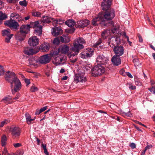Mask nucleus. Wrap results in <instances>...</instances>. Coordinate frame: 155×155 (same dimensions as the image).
Returning a JSON list of instances; mask_svg holds the SVG:
<instances>
[{
  "label": "nucleus",
  "instance_id": "63",
  "mask_svg": "<svg viewBox=\"0 0 155 155\" xmlns=\"http://www.w3.org/2000/svg\"><path fill=\"white\" fill-rule=\"evenodd\" d=\"M68 77L67 76H65L61 78V80H66L68 78Z\"/></svg>",
  "mask_w": 155,
  "mask_h": 155
},
{
  "label": "nucleus",
  "instance_id": "38",
  "mask_svg": "<svg viewBox=\"0 0 155 155\" xmlns=\"http://www.w3.org/2000/svg\"><path fill=\"white\" fill-rule=\"evenodd\" d=\"M32 15L35 17H40L41 16V14L40 12L35 11H34L32 12Z\"/></svg>",
  "mask_w": 155,
  "mask_h": 155
},
{
  "label": "nucleus",
  "instance_id": "47",
  "mask_svg": "<svg viewBox=\"0 0 155 155\" xmlns=\"http://www.w3.org/2000/svg\"><path fill=\"white\" fill-rule=\"evenodd\" d=\"M75 30V28L74 27L68 28V34L73 33Z\"/></svg>",
  "mask_w": 155,
  "mask_h": 155
},
{
  "label": "nucleus",
  "instance_id": "52",
  "mask_svg": "<svg viewBox=\"0 0 155 155\" xmlns=\"http://www.w3.org/2000/svg\"><path fill=\"white\" fill-rule=\"evenodd\" d=\"M4 71L3 67L2 66H0V76L3 75Z\"/></svg>",
  "mask_w": 155,
  "mask_h": 155
},
{
  "label": "nucleus",
  "instance_id": "64",
  "mask_svg": "<svg viewBox=\"0 0 155 155\" xmlns=\"http://www.w3.org/2000/svg\"><path fill=\"white\" fill-rule=\"evenodd\" d=\"M65 72V70L64 69H61L60 71V73H63Z\"/></svg>",
  "mask_w": 155,
  "mask_h": 155
},
{
  "label": "nucleus",
  "instance_id": "27",
  "mask_svg": "<svg viewBox=\"0 0 155 155\" xmlns=\"http://www.w3.org/2000/svg\"><path fill=\"white\" fill-rule=\"evenodd\" d=\"M111 33L110 30V29H107L106 31H104L101 34V36L103 39L106 38L107 37L111 35Z\"/></svg>",
  "mask_w": 155,
  "mask_h": 155
},
{
  "label": "nucleus",
  "instance_id": "14",
  "mask_svg": "<svg viewBox=\"0 0 155 155\" xmlns=\"http://www.w3.org/2000/svg\"><path fill=\"white\" fill-rule=\"evenodd\" d=\"M114 51L116 55L120 56L124 53V49L122 46H117L114 48Z\"/></svg>",
  "mask_w": 155,
  "mask_h": 155
},
{
  "label": "nucleus",
  "instance_id": "22",
  "mask_svg": "<svg viewBox=\"0 0 155 155\" xmlns=\"http://www.w3.org/2000/svg\"><path fill=\"white\" fill-rule=\"evenodd\" d=\"M10 18L11 19H18V22L24 20L23 18L21 17L18 14L16 13H13L11 15Z\"/></svg>",
  "mask_w": 155,
  "mask_h": 155
},
{
  "label": "nucleus",
  "instance_id": "9",
  "mask_svg": "<svg viewBox=\"0 0 155 155\" xmlns=\"http://www.w3.org/2000/svg\"><path fill=\"white\" fill-rule=\"evenodd\" d=\"M21 83L19 80H16L13 82L12 87H11V91L13 94H14L15 93L19 91L21 88Z\"/></svg>",
  "mask_w": 155,
  "mask_h": 155
},
{
  "label": "nucleus",
  "instance_id": "16",
  "mask_svg": "<svg viewBox=\"0 0 155 155\" xmlns=\"http://www.w3.org/2000/svg\"><path fill=\"white\" fill-rule=\"evenodd\" d=\"M30 27L29 25H21L20 28V31L26 35L30 31Z\"/></svg>",
  "mask_w": 155,
  "mask_h": 155
},
{
  "label": "nucleus",
  "instance_id": "59",
  "mask_svg": "<svg viewBox=\"0 0 155 155\" xmlns=\"http://www.w3.org/2000/svg\"><path fill=\"white\" fill-rule=\"evenodd\" d=\"M126 75L127 76L129 77L130 78H133L132 75L129 72H126V74H125V76Z\"/></svg>",
  "mask_w": 155,
  "mask_h": 155
},
{
  "label": "nucleus",
  "instance_id": "2",
  "mask_svg": "<svg viewBox=\"0 0 155 155\" xmlns=\"http://www.w3.org/2000/svg\"><path fill=\"white\" fill-rule=\"evenodd\" d=\"M85 43V41L82 38H79L75 40L74 46L70 49L71 51L74 52V53L70 54L68 52V58H69L71 62L74 63L76 61L77 59L74 58V56L79 53L80 49L84 48L82 44Z\"/></svg>",
  "mask_w": 155,
  "mask_h": 155
},
{
  "label": "nucleus",
  "instance_id": "58",
  "mask_svg": "<svg viewBox=\"0 0 155 155\" xmlns=\"http://www.w3.org/2000/svg\"><path fill=\"white\" fill-rule=\"evenodd\" d=\"M129 88L131 90H134L136 89V87L134 85H133L132 84H130L129 85Z\"/></svg>",
  "mask_w": 155,
  "mask_h": 155
},
{
  "label": "nucleus",
  "instance_id": "56",
  "mask_svg": "<svg viewBox=\"0 0 155 155\" xmlns=\"http://www.w3.org/2000/svg\"><path fill=\"white\" fill-rule=\"evenodd\" d=\"M20 96V94L18 93L17 94L15 97L13 99V100H17L18 99Z\"/></svg>",
  "mask_w": 155,
  "mask_h": 155
},
{
  "label": "nucleus",
  "instance_id": "46",
  "mask_svg": "<svg viewBox=\"0 0 155 155\" xmlns=\"http://www.w3.org/2000/svg\"><path fill=\"white\" fill-rule=\"evenodd\" d=\"M13 36V35H10L9 36H6V37L5 38V42L7 43L9 42Z\"/></svg>",
  "mask_w": 155,
  "mask_h": 155
},
{
  "label": "nucleus",
  "instance_id": "61",
  "mask_svg": "<svg viewBox=\"0 0 155 155\" xmlns=\"http://www.w3.org/2000/svg\"><path fill=\"white\" fill-rule=\"evenodd\" d=\"M4 6V4L2 2H0V9L2 8Z\"/></svg>",
  "mask_w": 155,
  "mask_h": 155
},
{
  "label": "nucleus",
  "instance_id": "51",
  "mask_svg": "<svg viewBox=\"0 0 155 155\" xmlns=\"http://www.w3.org/2000/svg\"><path fill=\"white\" fill-rule=\"evenodd\" d=\"M8 154H9L8 152L7 149L5 147L2 151V155H7Z\"/></svg>",
  "mask_w": 155,
  "mask_h": 155
},
{
  "label": "nucleus",
  "instance_id": "50",
  "mask_svg": "<svg viewBox=\"0 0 155 155\" xmlns=\"http://www.w3.org/2000/svg\"><path fill=\"white\" fill-rule=\"evenodd\" d=\"M134 64L137 66H139L140 64L139 62V60L137 59H134L133 61Z\"/></svg>",
  "mask_w": 155,
  "mask_h": 155
},
{
  "label": "nucleus",
  "instance_id": "28",
  "mask_svg": "<svg viewBox=\"0 0 155 155\" xmlns=\"http://www.w3.org/2000/svg\"><path fill=\"white\" fill-rule=\"evenodd\" d=\"M2 34L3 36L5 37L13 35V34H11V30L9 29L2 31Z\"/></svg>",
  "mask_w": 155,
  "mask_h": 155
},
{
  "label": "nucleus",
  "instance_id": "21",
  "mask_svg": "<svg viewBox=\"0 0 155 155\" xmlns=\"http://www.w3.org/2000/svg\"><path fill=\"white\" fill-rule=\"evenodd\" d=\"M24 52L25 54L28 55H33L37 53L33 49L29 47L25 48Z\"/></svg>",
  "mask_w": 155,
  "mask_h": 155
},
{
  "label": "nucleus",
  "instance_id": "49",
  "mask_svg": "<svg viewBox=\"0 0 155 155\" xmlns=\"http://www.w3.org/2000/svg\"><path fill=\"white\" fill-rule=\"evenodd\" d=\"M42 147L44 150V153L46 155H49V153L47 150L46 146H42Z\"/></svg>",
  "mask_w": 155,
  "mask_h": 155
},
{
  "label": "nucleus",
  "instance_id": "30",
  "mask_svg": "<svg viewBox=\"0 0 155 155\" xmlns=\"http://www.w3.org/2000/svg\"><path fill=\"white\" fill-rule=\"evenodd\" d=\"M54 63L57 65H58L61 64L62 61L63 59L59 57H55L54 59Z\"/></svg>",
  "mask_w": 155,
  "mask_h": 155
},
{
  "label": "nucleus",
  "instance_id": "60",
  "mask_svg": "<svg viewBox=\"0 0 155 155\" xmlns=\"http://www.w3.org/2000/svg\"><path fill=\"white\" fill-rule=\"evenodd\" d=\"M138 37L139 38V41L140 42H142L143 40L141 36L140 35H139L138 36Z\"/></svg>",
  "mask_w": 155,
  "mask_h": 155
},
{
  "label": "nucleus",
  "instance_id": "45",
  "mask_svg": "<svg viewBox=\"0 0 155 155\" xmlns=\"http://www.w3.org/2000/svg\"><path fill=\"white\" fill-rule=\"evenodd\" d=\"M19 4L22 6L25 7L27 6V3L25 0H24L22 1H20L19 2Z\"/></svg>",
  "mask_w": 155,
  "mask_h": 155
},
{
  "label": "nucleus",
  "instance_id": "41",
  "mask_svg": "<svg viewBox=\"0 0 155 155\" xmlns=\"http://www.w3.org/2000/svg\"><path fill=\"white\" fill-rule=\"evenodd\" d=\"M6 137L5 135H3L2 138V145H5L6 143Z\"/></svg>",
  "mask_w": 155,
  "mask_h": 155
},
{
  "label": "nucleus",
  "instance_id": "31",
  "mask_svg": "<svg viewBox=\"0 0 155 155\" xmlns=\"http://www.w3.org/2000/svg\"><path fill=\"white\" fill-rule=\"evenodd\" d=\"M47 108V107L45 106L40 109L39 110L38 109H36L35 113V115H39L41 113L45 111Z\"/></svg>",
  "mask_w": 155,
  "mask_h": 155
},
{
  "label": "nucleus",
  "instance_id": "23",
  "mask_svg": "<svg viewBox=\"0 0 155 155\" xmlns=\"http://www.w3.org/2000/svg\"><path fill=\"white\" fill-rule=\"evenodd\" d=\"M50 45L48 43L44 42L41 46V49L42 52H47L49 50Z\"/></svg>",
  "mask_w": 155,
  "mask_h": 155
},
{
  "label": "nucleus",
  "instance_id": "19",
  "mask_svg": "<svg viewBox=\"0 0 155 155\" xmlns=\"http://www.w3.org/2000/svg\"><path fill=\"white\" fill-rule=\"evenodd\" d=\"M51 33L53 36H57L62 33V30L59 28H52Z\"/></svg>",
  "mask_w": 155,
  "mask_h": 155
},
{
  "label": "nucleus",
  "instance_id": "43",
  "mask_svg": "<svg viewBox=\"0 0 155 155\" xmlns=\"http://www.w3.org/2000/svg\"><path fill=\"white\" fill-rule=\"evenodd\" d=\"M53 23H54L55 22V23L56 24L62 25L64 23V22L63 21L61 20V19H59L55 20H54L53 21Z\"/></svg>",
  "mask_w": 155,
  "mask_h": 155
},
{
  "label": "nucleus",
  "instance_id": "15",
  "mask_svg": "<svg viewBox=\"0 0 155 155\" xmlns=\"http://www.w3.org/2000/svg\"><path fill=\"white\" fill-rule=\"evenodd\" d=\"M28 43L31 46H36L38 44L39 40L36 36L32 37L29 38Z\"/></svg>",
  "mask_w": 155,
  "mask_h": 155
},
{
  "label": "nucleus",
  "instance_id": "13",
  "mask_svg": "<svg viewBox=\"0 0 155 155\" xmlns=\"http://www.w3.org/2000/svg\"><path fill=\"white\" fill-rule=\"evenodd\" d=\"M10 131L13 138L18 137L20 134L19 128L17 127H12L11 128Z\"/></svg>",
  "mask_w": 155,
  "mask_h": 155
},
{
  "label": "nucleus",
  "instance_id": "34",
  "mask_svg": "<svg viewBox=\"0 0 155 155\" xmlns=\"http://www.w3.org/2000/svg\"><path fill=\"white\" fill-rule=\"evenodd\" d=\"M67 37L64 35H63L62 36L59 37V40H60L61 42L63 43H66L67 42Z\"/></svg>",
  "mask_w": 155,
  "mask_h": 155
},
{
  "label": "nucleus",
  "instance_id": "62",
  "mask_svg": "<svg viewBox=\"0 0 155 155\" xmlns=\"http://www.w3.org/2000/svg\"><path fill=\"white\" fill-rule=\"evenodd\" d=\"M135 84L137 85H141V83L138 81H135Z\"/></svg>",
  "mask_w": 155,
  "mask_h": 155
},
{
  "label": "nucleus",
  "instance_id": "17",
  "mask_svg": "<svg viewBox=\"0 0 155 155\" xmlns=\"http://www.w3.org/2000/svg\"><path fill=\"white\" fill-rule=\"evenodd\" d=\"M26 36V35H25L21 32L20 31L19 32H18L15 35L16 39L19 41H23Z\"/></svg>",
  "mask_w": 155,
  "mask_h": 155
},
{
  "label": "nucleus",
  "instance_id": "6",
  "mask_svg": "<svg viewBox=\"0 0 155 155\" xmlns=\"http://www.w3.org/2000/svg\"><path fill=\"white\" fill-rule=\"evenodd\" d=\"M38 22L36 21L34 22H31L30 25H29L30 28H34L36 27L35 32L36 33V35L40 36L42 34V26L41 25L38 26Z\"/></svg>",
  "mask_w": 155,
  "mask_h": 155
},
{
  "label": "nucleus",
  "instance_id": "54",
  "mask_svg": "<svg viewBox=\"0 0 155 155\" xmlns=\"http://www.w3.org/2000/svg\"><path fill=\"white\" fill-rule=\"evenodd\" d=\"M102 42V41L101 39L99 40L94 44V46L95 47H97Z\"/></svg>",
  "mask_w": 155,
  "mask_h": 155
},
{
  "label": "nucleus",
  "instance_id": "11",
  "mask_svg": "<svg viewBox=\"0 0 155 155\" xmlns=\"http://www.w3.org/2000/svg\"><path fill=\"white\" fill-rule=\"evenodd\" d=\"M109 60L108 58L103 55H99L96 59L97 64L104 65L106 64Z\"/></svg>",
  "mask_w": 155,
  "mask_h": 155
},
{
  "label": "nucleus",
  "instance_id": "25",
  "mask_svg": "<svg viewBox=\"0 0 155 155\" xmlns=\"http://www.w3.org/2000/svg\"><path fill=\"white\" fill-rule=\"evenodd\" d=\"M41 20L43 23H48L51 22V21H53L54 20L53 18L49 17L48 16H43Z\"/></svg>",
  "mask_w": 155,
  "mask_h": 155
},
{
  "label": "nucleus",
  "instance_id": "20",
  "mask_svg": "<svg viewBox=\"0 0 155 155\" xmlns=\"http://www.w3.org/2000/svg\"><path fill=\"white\" fill-rule=\"evenodd\" d=\"M26 123L28 125L32 124L33 121L35 120V117L34 118H31V116L28 112H26L25 114Z\"/></svg>",
  "mask_w": 155,
  "mask_h": 155
},
{
  "label": "nucleus",
  "instance_id": "3",
  "mask_svg": "<svg viewBox=\"0 0 155 155\" xmlns=\"http://www.w3.org/2000/svg\"><path fill=\"white\" fill-rule=\"evenodd\" d=\"M105 71L104 68L99 64L95 66L91 70L92 75L94 77L101 75Z\"/></svg>",
  "mask_w": 155,
  "mask_h": 155
},
{
  "label": "nucleus",
  "instance_id": "8",
  "mask_svg": "<svg viewBox=\"0 0 155 155\" xmlns=\"http://www.w3.org/2000/svg\"><path fill=\"white\" fill-rule=\"evenodd\" d=\"M94 53L93 49L87 48L81 54V57L83 59H86L92 57Z\"/></svg>",
  "mask_w": 155,
  "mask_h": 155
},
{
  "label": "nucleus",
  "instance_id": "53",
  "mask_svg": "<svg viewBox=\"0 0 155 155\" xmlns=\"http://www.w3.org/2000/svg\"><path fill=\"white\" fill-rule=\"evenodd\" d=\"M120 73L123 76H125V74H126V72H125L124 70L123 69H121L120 71Z\"/></svg>",
  "mask_w": 155,
  "mask_h": 155
},
{
  "label": "nucleus",
  "instance_id": "40",
  "mask_svg": "<svg viewBox=\"0 0 155 155\" xmlns=\"http://www.w3.org/2000/svg\"><path fill=\"white\" fill-rule=\"evenodd\" d=\"M9 122L8 120H5L4 121L0 122V127H3L5 124H7Z\"/></svg>",
  "mask_w": 155,
  "mask_h": 155
},
{
  "label": "nucleus",
  "instance_id": "48",
  "mask_svg": "<svg viewBox=\"0 0 155 155\" xmlns=\"http://www.w3.org/2000/svg\"><path fill=\"white\" fill-rule=\"evenodd\" d=\"M152 147V146H146L144 150L142 152L141 155H144L145 154L146 150L147 149L151 148Z\"/></svg>",
  "mask_w": 155,
  "mask_h": 155
},
{
  "label": "nucleus",
  "instance_id": "35",
  "mask_svg": "<svg viewBox=\"0 0 155 155\" xmlns=\"http://www.w3.org/2000/svg\"><path fill=\"white\" fill-rule=\"evenodd\" d=\"M75 22L73 20H68V27H73L75 25Z\"/></svg>",
  "mask_w": 155,
  "mask_h": 155
},
{
  "label": "nucleus",
  "instance_id": "18",
  "mask_svg": "<svg viewBox=\"0 0 155 155\" xmlns=\"http://www.w3.org/2000/svg\"><path fill=\"white\" fill-rule=\"evenodd\" d=\"M111 61L113 64L116 66L120 65L121 63L120 57L116 55H114L112 57Z\"/></svg>",
  "mask_w": 155,
  "mask_h": 155
},
{
  "label": "nucleus",
  "instance_id": "10",
  "mask_svg": "<svg viewBox=\"0 0 155 155\" xmlns=\"http://www.w3.org/2000/svg\"><path fill=\"white\" fill-rule=\"evenodd\" d=\"M51 58L48 54L43 55L40 57L38 59L39 63L41 64H45L49 62Z\"/></svg>",
  "mask_w": 155,
  "mask_h": 155
},
{
  "label": "nucleus",
  "instance_id": "24",
  "mask_svg": "<svg viewBox=\"0 0 155 155\" xmlns=\"http://www.w3.org/2000/svg\"><path fill=\"white\" fill-rule=\"evenodd\" d=\"M12 98L11 96L7 95L4 97V98L2 99L1 101L3 102L6 104H8L12 103Z\"/></svg>",
  "mask_w": 155,
  "mask_h": 155
},
{
  "label": "nucleus",
  "instance_id": "5",
  "mask_svg": "<svg viewBox=\"0 0 155 155\" xmlns=\"http://www.w3.org/2000/svg\"><path fill=\"white\" fill-rule=\"evenodd\" d=\"M4 24L5 26L15 30L18 29L19 27V24L14 19H11L9 20L5 21L4 22Z\"/></svg>",
  "mask_w": 155,
  "mask_h": 155
},
{
  "label": "nucleus",
  "instance_id": "55",
  "mask_svg": "<svg viewBox=\"0 0 155 155\" xmlns=\"http://www.w3.org/2000/svg\"><path fill=\"white\" fill-rule=\"evenodd\" d=\"M91 65L90 64H87L85 65L84 66V68H85L87 70H89L91 68Z\"/></svg>",
  "mask_w": 155,
  "mask_h": 155
},
{
  "label": "nucleus",
  "instance_id": "44",
  "mask_svg": "<svg viewBox=\"0 0 155 155\" xmlns=\"http://www.w3.org/2000/svg\"><path fill=\"white\" fill-rule=\"evenodd\" d=\"M38 88L35 85H33L30 88V91L31 92H35L38 91Z\"/></svg>",
  "mask_w": 155,
  "mask_h": 155
},
{
  "label": "nucleus",
  "instance_id": "37",
  "mask_svg": "<svg viewBox=\"0 0 155 155\" xmlns=\"http://www.w3.org/2000/svg\"><path fill=\"white\" fill-rule=\"evenodd\" d=\"M119 28V27L118 26L115 27L114 28L110 30L111 33L113 34L117 33Z\"/></svg>",
  "mask_w": 155,
  "mask_h": 155
},
{
  "label": "nucleus",
  "instance_id": "12",
  "mask_svg": "<svg viewBox=\"0 0 155 155\" xmlns=\"http://www.w3.org/2000/svg\"><path fill=\"white\" fill-rule=\"evenodd\" d=\"M119 39V38L117 37H111L108 40V45L110 47L114 48L118 44L119 42L118 41V40Z\"/></svg>",
  "mask_w": 155,
  "mask_h": 155
},
{
  "label": "nucleus",
  "instance_id": "33",
  "mask_svg": "<svg viewBox=\"0 0 155 155\" xmlns=\"http://www.w3.org/2000/svg\"><path fill=\"white\" fill-rule=\"evenodd\" d=\"M7 18V16L5 13H3L2 12H0V21H2L5 19Z\"/></svg>",
  "mask_w": 155,
  "mask_h": 155
},
{
  "label": "nucleus",
  "instance_id": "26",
  "mask_svg": "<svg viewBox=\"0 0 155 155\" xmlns=\"http://www.w3.org/2000/svg\"><path fill=\"white\" fill-rule=\"evenodd\" d=\"M89 23V21L87 20H81L78 23V25L81 28L87 26Z\"/></svg>",
  "mask_w": 155,
  "mask_h": 155
},
{
  "label": "nucleus",
  "instance_id": "32",
  "mask_svg": "<svg viewBox=\"0 0 155 155\" xmlns=\"http://www.w3.org/2000/svg\"><path fill=\"white\" fill-rule=\"evenodd\" d=\"M59 51L56 50V51H51L49 54V56L51 57V58L52 57H56V56L58 55L59 54Z\"/></svg>",
  "mask_w": 155,
  "mask_h": 155
},
{
  "label": "nucleus",
  "instance_id": "42",
  "mask_svg": "<svg viewBox=\"0 0 155 155\" xmlns=\"http://www.w3.org/2000/svg\"><path fill=\"white\" fill-rule=\"evenodd\" d=\"M53 43L55 45H58L60 43L59 37L55 38L53 41Z\"/></svg>",
  "mask_w": 155,
  "mask_h": 155
},
{
  "label": "nucleus",
  "instance_id": "7",
  "mask_svg": "<svg viewBox=\"0 0 155 155\" xmlns=\"http://www.w3.org/2000/svg\"><path fill=\"white\" fill-rule=\"evenodd\" d=\"M80 70H78V73L75 75L74 81L76 83L79 82H84L86 81V78L84 75V73L82 72Z\"/></svg>",
  "mask_w": 155,
  "mask_h": 155
},
{
  "label": "nucleus",
  "instance_id": "39",
  "mask_svg": "<svg viewBox=\"0 0 155 155\" xmlns=\"http://www.w3.org/2000/svg\"><path fill=\"white\" fill-rule=\"evenodd\" d=\"M121 114L122 115L124 116H126L131 117L132 116L131 113H130V111L127 113H125L124 112L121 111Z\"/></svg>",
  "mask_w": 155,
  "mask_h": 155
},
{
  "label": "nucleus",
  "instance_id": "36",
  "mask_svg": "<svg viewBox=\"0 0 155 155\" xmlns=\"http://www.w3.org/2000/svg\"><path fill=\"white\" fill-rule=\"evenodd\" d=\"M29 64L31 65L35 66L36 65L35 63L36 62V61L34 58H30L29 60Z\"/></svg>",
  "mask_w": 155,
  "mask_h": 155
},
{
  "label": "nucleus",
  "instance_id": "1",
  "mask_svg": "<svg viewBox=\"0 0 155 155\" xmlns=\"http://www.w3.org/2000/svg\"><path fill=\"white\" fill-rule=\"evenodd\" d=\"M111 3V0H103L101 4L102 9L106 11L104 13H99L97 16L92 20V24L93 26H96L98 24L99 21L103 22L105 20H111L114 18V11L111 8L110 9Z\"/></svg>",
  "mask_w": 155,
  "mask_h": 155
},
{
  "label": "nucleus",
  "instance_id": "29",
  "mask_svg": "<svg viewBox=\"0 0 155 155\" xmlns=\"http://www.w3.org/2000/svg\"><path fill=\"white\" fill-rule=\"evenodd\" d=\"M60 51L62 53L65 54L68 52V46L66 45H62L59 49Z\"/></svg>",
  "mask_w": 155,
  "mask_h": 155
},
{
  "label": "nucleus",
  "instance_id": "57",
  "mask_svg": "<svg viewBox=\"0 0 155 155\" xmlns=\"http://www.w3.org/2000/svg\"><path fill=\"white\" fill-rule=\"evenodd\" d=\"M8 2L10 3H15L18 2V0H7Z\"/></svg>",
  "mask_w": 155,
  "mask_h": 155
},
{
  "label": "nucleus",
  "instance_id": "4",
  "mask_svg": "<svg viewBox=\"0 0 155 155\" xmlns=\"http://www.w3.org/2000/svg\"><path fill=\"white\" fill-rule=\"evenodd\" d=\"M5 78L6 80L11 84V86L12 87L13 82L19 79L13 72L8 71L5 74Z\"/></svg>",
  "mask_w": 155,
  "mask_h": 155
}]
</instances>
